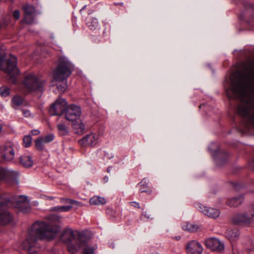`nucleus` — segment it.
<instances>
[{
    "instance_id": "obj_1",
    "label": "nucleus",
    "mask_w": 254,
    "mask_h": 254,
    "mask_svg": "<svg viewBox=\"0 0 254 254\" xmlns=\"http://www.w3.org/2000/svg\"><path fill=\"white\" fill-rule=\"evenodd\" d=\"M247 70L250 72L243 75L237 72L231 75L230 85L226 92L229 98H239L243 101L238 107V113L254 127V98L251 97L244 102L245 98L254 94V76L251 73L254 70L252 64L249 65Z\"/></svg>"
},
{
    "instance_id": "obj_2",
    "label": "nucleus",
    "mask_w": 254,
    "mask_h": 254,
    "mask_svg": "<svg viewBox=\"0 0 254 254\" xmlns=\"http://www.w3.org/2000/svg\"><path fill=\"white\" fill-rule=\"evenodd\" d=\"M60 217L51 214L47 221H36L30 227L25 240L22 244L23 250L29 254L39 252L41 248L37 243L38 239L50 240L53 239L59 231V226L55 222L60 220Z\"/></svg>"
},
{
    "instance_id": "obj_3",
    "label": "nucleus",
    "mask_w": 254,
    "mask_h": 254,
    "mask_svg": "<svg viewBox=\"0 0 254 254\" xmlns=\"http://www.w3.org/2000/svg\"><path fill=\"white\" fill-rule=\"evenodd\" d=\"M71 74L70 63L65 58H60L58 65L54 72L53 78L55 81L62 82V84H57V88L60 92H64L67 88L66 78Z\"/></svg>"
},
{
    "instance_id": "obj_4",
    "label": "nucleus",
    "mask_w": 254,
    "mask_h": 254,
    "mask_svg": "<svg viewBox=\"0 0 254 254\" xmlns=\"http://www.w3.org/2000/svg\"><path fill=\"white\" fill-rule=\"evenodd\" d=\"M78 234V231L68 228L63 231L61 236L62 241L67 245L68 251L71 254L75 253L86 246V242Z\"/></svg>"
},
{
    "instance_id": "obj_5",
    "label": "nucleus",
    "mask_w": 254,
    "mask_h": 254,
    "mask_svg": "<svg viewBox=\"0 0 254 254\" xmlns=\"http://www.w3.org/2000/svg\"><path fill=\"white\" fill-rule=\"evenodd\" d=\"M45 82L44 81L39 80L33 73H29L25 76L23 84L29 91H42Z\"/></svg>"
},
{
    "instance_id": "obj_6",
    "label": "nucleus",
    "mask_w": 254,
    "mask_h": 254,
    "mask_svg": "<svg viewBox=\"0 0 254 254\" xmlns=\"http://www.w3.org/2000/svg\"><path fill=\"white\" fill-rule=\"evenodd\" d=\"M67 107L66 100L64 99H58L50 107L49 113L52 116L62 115L65 111Z\"/></svg>"
},
{
    "instance_id": "obj_7",
    "label": "nucleus",
    "mask_w": 254,
    "mask_h": 254,
    "mask_svg": "<svg viewBox=\"0 0 254 254\" xmlns=\"http://www.w3.org/2000/svg\"><path fill=\"white\" fill-rule=\"evenodd\" d=\"M65 114L67 120L74 122L80 119L81 110L80 107L75 105H70L67 107Z\"/></svg>"
},
{
    "instance_id": "obj_8",
    "label": "nucleus",
    "mask_w": 254,
    "mask_h": 254,
    "mask_svg": "<svg viewBox=\"0 0 254 254\" xmlns=\"http://www.w3.org/2000/svg\"><path fill=\"white\" fill-rule=\"evenodd\" d=\"M195 207L202 213L211 218H216L220 215V211L216 208L207 207L198 203L195 204Z\"/></svg>"
},
{
    "instance_id": "obj_9",
    "label": "nucleus",
    "mask_w": 254,
    "mask_h": 254,
    "mask_svg": "<svg viewBox=\"0 0 254 254\" xmlns=\"http://www.w3.org/2000/svg\"><path fill=\"white\" fill-rule=\"evenodd\" d=\"M99 137L98 134L92 132L84 136L79 143L81 146H94L97 144Z\"/></svg>"
},
{
    "instance_id": "obj_10",
    "label": "nucleus",
    "mask_w": 254,
    "mask_h": 254,
    "mask_svg": "<svg viewBox=\"0 0 254 254\" xmlns=\"http://www.w3.org/2000/svg\"><path fill=\"white\" fill-rule=\"evenodd\" d=\"M203 250L202 245L195 240L189 242L186 246L188 254H201Z\"/></svg>"
},
{
    "instance_id": "obj_11",
    "label": "nucleus",
    "mask_w": 254,
    "mask_h": 254,
    "mask_svg": "<svg viewBox=\"0 0 254 254\" xmlns=\"http://www.w3.org/2000/svg\"><path fill=\"white\" fill-rule=\"evenodd\" d=\"M1 155L2 159L5 161H10L15 155V151L13 146L10 143H7L1 147Z\"/></svg>"
},
{
    "instance_id": "obj_12",
    "label": "nucleus",
    "mask_w": 254,
    "mask_h": 254,
    "mask_svg": "<svg viewBox=\"0 0 254 254\" xmlns=\"http://www.w3.org/2000/svg\"><path fill=\"white\" fill-rule=\"evenodd\" d=\"M205 244L207 248L213 251H221L224 248L223 244L215 238L207 239L205 240Z\"/></svg>"
},
{
    "instance_id": "obj_13",
    "label": "nucleus",
    "mask_w": 254,
    "mask_h": 254,
    "mask_svg": "<svg viewBox=\"0 0 254 254\" xmlns=\"http://www.w3.org/2000/svg\"><path fill=\"white\" fill-rule=\"evenodd\" d=\"M254 214H238L234 216L232 221L235 224L244 223L248 224L252 222Z\"/></svg>"
},
{
    "instance_id": "obj_14",
    "label": "nucleus",
    "mask_w": 254,
    "mask_h": 254,
    "mask_svg": "<svg viewBox=\"0 0 254 254\" xmlns=\"http://www.w3.org/2000/svg\"><path fill=\"white\" fill-rule=\"evenodd\" d=\"M18 173L16 171L0 168V181L5 178H13L17 177ZM4 205L0 202V208Z\"/></svg>"
},
{
    "instance_id": "obj_15",
    "label": "nucleus",
    "mask_w": 254,
    "mask_h": 254,
    "mask_svg": "<svg viewBox=\"0 0 254 254\" xmlns=\"http://www.w3.org/2000/svg\"><path fill=\"white\" fill-rule=\"evenodd\" d=\"M72 122V127L75 133L81 134L84 133L85 129L84 124L80 119Z\"/></svg>"
},
{
    "instance_id": "obj_16",
    "label": "nucleus",
    "mask_w": 254,
    "mask_h": 254,
    "mask_svg": "<svg viewBox=\"0 0 254 254\" xmlns=\"http://www.w3.org/2000/svg\"><path fill=\"white\" fill-rule=\"evenodd\" d=\"M11 201L13 206L17 208L26 204L27 201V197L23 195L14 196L11 198Z\"/></svg>"
},
{
    "instance_id": "obj_17",
    "label": "nucleus",
    "mask_w": 254,
    "mask_h": 254,
    "mask_svg": "<svg viewBox=\"0 0 254 254\" xmlns=\"http://www.w3.org/2000/svg\"><path fill=\"white\" fill-rule=\"evenodd\" d=\"M86 25L91 30H95L99 28V24L97 19L91 17L86 18Z\"/></svg>"
},
{
    "instance_id": "obj_18",
    "label": "nucleus",
    "mask_w": 254,
    "mask_h": 254,
    "mask_svg": "<svg viewBox=\"0 0 254 254\" xmlns=\"http://www.w3.org/2000/svg\"><path fill=\"white\" fill-rule=\"evenodd\" d=\"M12 220V217L8 211H4L0 213V225H6Z\"/></svg>"
},
{
    "instance_id": "obj_19",
    "label": "nucleus",
    "mask_w": 254,
    "mask_h": 254,
    "mask_svg": "<svg viewBox=\"0 0 254 254\" xmlns=\"http://www.w3.org/2000/svg\"><path fill=\"white\" fill-rule=\"evenodd\" d=\"M19 160L22 165L25 167H30L33 164V160L30 155H23L20 157Z\"/></svg>"
},
{
    "instance_id": "obj_20",
    "label": "nucleus",
    "mask_w": 254,
    "mask_h": 254,
    "mask_svg": "<svg viewBox=\"0 0 254 254\" xmlns=\"http://www.w3.org/2000/svg\"><path fill=\"white\" fill-rule=\"evenodd\" d=\"M149 181L148 180L144 178L139 183L140 188L139 191L140 192H147L150 193L152 192L150 188L148 186Z\"/></svg>"
},
{
    "instance_id": "obj_21",
    "label": "nucleus",
    "mask_w": 254,
    "mask_h": 254,
    "mask_svg": "<svg viewBox=\"0 0 254 254\" xmlns=\"http://www.w3.org/2000/svg\"><path fill=\"white\" fill-rule=\"evenodd\" d=\"M239 234V231L236 228L228 230L226 233L227 238L231 241L236 240Z\"/></svg>"
},
{
    "instance_id": "obj_22",
    "label": "nucleus",
    "mask_w": 254,
    "mask_h": 254,
    "mask_svg": "<svg viewBox=\"0 0 254 254\" xmlns=\"http://www.w3.org/2000/svg\"><path fill=\"white\" fill-rule=\"evenodd\" d=\"M243 201V197L242 196L235 197L227 201V204L231 207H237L240 205Z\"/></svg>"
},
{
    "instance_id": "obj_23",
    "label": "nucleus",
    "mask_w": 254,
    "mask_h": 254,
    "mask_svg": "<svg viewBox=\"0 0 254 254\" xmlns=\"http://www.w3.org/2000/svg\"><path fill=\"white\" fill-rule=\"evenodd\" d=\"M89 203L91 205H103L106 203V200L104 197L94 196L90 199Z\"/></svg>"
},
{
    "instance_id": "obj_24",
    "label": "nucleus",
    "mask_w": 254,
    "mask_h": 254,
    "mask_svg": "<svg viewBox=\"0 0 254 254\" xmlns=\"http://www.w3.org/2000/svg\"><path fill=\"white\" fill-rule=\"evenodd\" d=\"M182 228L184 230L189 232H195L197 231L198 227L197 225L190 223H186L183 224Z\"/></svg>"
},
{
    "instance_id": "obj_25",
    "label": "nucleus",
    "mask_w": 254,
    "mask_h": 254,
    "mask_svg": "<svg viewBox=\"0 0 254 254\" xmlns=\"http://www.w3.org/2000/svg\"><path fill=\"white\" fill-rule=\"evenodd\" d=\"M22 103V98L18 95L14 96L12 99V106L14 108L20 106Z\"/></svg>"
},
{
    "instance_id": "obj_26",
    "label": "nucleus",
    "mask_w": 254,
    "mask_h": 254,
    "mask_svg": "<svg viewBox=\"0 0 254 254\" xmlns=\"http://www.w3.org/2000/svg\"><path fill=\"white\" fill-rule=\"evenodd\" d=\"M59 133L62 135H65L68 134V128L64 123H60L57 125Z\"/></svg>"
},
{
    "instance_id": "obj_27",
    "label": "nucleus",
    "mask_w": 254,
    "mask_h": 254,
    "mask_svg": "<svg viewBox=\"0 0 254 254\" xmlns=\"http://www.w3.org/2000/svg\"><path fill=\"white\" fill-rule=\"evenodd\" d=\"M72 208L71 206H55L51 209V211L56 212H66L69 211Z\"/></svg>"
},
{
    "instance_id": "obj_28",
    "label": "nucleus",
    "mask_w": 254,
    "mask_h": 254,
    "mask_svg": "<svg viewBox=\"0 0 254 254\" xmlns=\"http://www.w3.org/2000/svg\"><path fill=\"white\" fill-rule=\"evenodd\" d=\"M44 143L45 142L42 139V137H39L35 142L36 148L39 150H43L44 148Z\"/></svg>"
},
{
    "instance_id": "obj_29",
    "label": "nucleus",
    "mask_w": 254,
    "mask_h": 254,
    "mask_svg": "<svg viewBox=\"0 0 254 254\" xmlns=\"http://www.w3.org/2000/svg\"><path fill=\"white\" fill-rule=\"evenodd\" d=\"M25 15L33 14L35 13V8L31 5H26L23 7Z\"/></svg>"
},
{
    "instance_id": "obj_30",
    "label": "nucleus",
    "mask_w": 254,
    "mask_h": 254,
    "mask_svg": "<svg viewBox=\"0 0 254 254\" xmlns=\"http://www.w3.org/2000/svg\"><path fill=\"white\" fill-rule=\"evenodd\" d=\"M0 94L2 97L8 96L10 94V89L6 86L0 87Z\"/></svg>"
},
{
    "instance_id": "obj_31",
    "label": "nucleus",
    "mask_w": 254,
    "mask_h": 254,
    "mask_svg": "<svg viewBox=\"0 0 254 254\" xmlns=\"http://www.w3.org/2000/svg\"><path fill=\"white\" fill-rule=\"evenodd\" d=\"M17 208L19 209L20 211L22 212L24 214L28 213L31 211L30 207L27 204L21 205L20 206L17 207Z\"/></svg>"
},
{
    "instance_id": "obj_32",
    "label": "nucleus",
    "mask_w": 254,
    "mask_h": 254,
    "mask_svg": "<svg viewBox=\"0 0 254 254\" xmlns=\"http://www.w3.org/2000/svg\"><path fill=\"white\" fill-rule=\"evenodd\" d=\"M31 137L30 135H26L23 138V144L25 147H28L31 144Z\"/></svg>"
},
{
    "instance_id": "obj_33",
    "label": "nucleus",
    "mask_w": 254,
    "mask_h": 254,
    "mask_svg": "<svg viewBox=\"0 0 254 254\" xmlns=\"http://www.w3.org/2000/svg\"><path fill=\"white\" fill-rule=\"evenodd\" d=\"M42 137L45 143H48L54 140L55 136L53 134H49L45 136Z\"/></svg>"
},
{
    "instance_id": "obj_34",
    "label": "nucleus",
    "mask_w": 254,
    "mask_h": 254,
    "mask_svg": "<svg viewBox=\"0 0 254 254\" xmlns=\"http://www.w3.org/2000/svg\"><path fill=\"white\" fill-rule=\"evenodd\" d=\"M34 20V15L33 14H28V15H25L24 17V22L28 24H31Z\"/></svg>"
},
{
    "instance_id": "obj_35",
    "label": "nucleus",
    "mask_w": 254,
    "mask_h": 254,
    "mask_svg": "<svg viewBox=\"0 0 254 254\" xmlns=\"http://www.w3.org/2000/svg\"><path fill=\"white\" fill-rule=\"evenodd\" d=\"M82 249H84L83 254H94V249L93 247H86L85 246Z\"/></svg>"
},
{
    "instance_id": "obj_36",
    "label": "nucleus",
    "mask_w": 254,
    "mask_h": 254,
    "mask_svg": "<svg viewBox=\"0 0 254 254\" xmlns=\"http://www.w3.org/2000/svg\"><path fill=\"white\" fill-rule=\"evenodd\" d=\"M70 204H73L79 207H81L83 205L81 202L74 200L73 199H72V200H70Z\"/></svg>"
},
{
    "instance_id": "obj_37",
    "label": "nucleus",
    "mask_w": 254,
    "mask_h": 254,
    "mask_svg": "<svg viewBox=\"0 0 254 254\" xmlns=\"http://www.w3.org/2000/svg\"><path fill=\"white\" fill-rule=\"evenodd\" d=\"M22 114L24 115V116L26 118L30 117L31 115V113L30 112V111L29 110L23 109L22 110Z\"/></svg>"
},
{
    "instance_id": "obj_38",
    "label": "nucleus",
    "mask_w": 254,
    "mask_h": 254,
    "mask_svg": "<svg viewBox=\"0 0 254 254\" xmlns=\"http://www.w3.org/2000/svg\"><path fill=\"white\" fill-rule=\"evenodd\" d=\"M143 215L148 219H152V216L149 212L145 211L143 213Z\"/></svg>"
},
{
    "instance_id": "obj_39",
    "label": "nucleus",
    "mask_w": 254,
    "mask_h": 254,
    "mask_svg": "<svg viewBox=\"0 0 254 254\" xmlns=\"http://www.w3.org/2000/svg\"><path fill=\"white\" fill-rule=\"evenodd\" d=\"M13 16L15 19H18L20 17V12L18 10H15L13 12Z\"/></svg>"
},
{
    "instance_id": "obj_40",
    "label": "nucleus",
    "mask_w": 254,
    "mask_h": 254,
    "mask_svg": "<svg viewBox=\"0 0 254 254\" xmlns=\"http://www.w3.org/2000/svg\"><path fill=\"white\" fill-rule=\"evenodd\" d=\"M130 205H131L132 206H134L136 208H139V204L138 202H136L135 201H131L129 202Z\"/></svg>"
},
{
    "instance_id": "obj_41",
    "label": "nucleus",
    "mask_w": 254,
    "mask_h": 254,
    "mask_svg": "<svg viewBox=\"0 0 254 254\" xmlns=\"http://www.w3.org/2000/svg\"><path fill=\"white\" fill-rule=\"evenodd\" d=\"M61 200L62 202H65L66 203H70V200H72V199L62 198Z\"/></svg>"
},
{
    "instance_id": "obj_42",
    "label": "nucleus",
    "mask_w": 254,
    "mask_h": 254,
    "mask_svg": "<svg viewBox=\"0 0 254 254\" xmlns=\"http://www.w3.org/2000/svg\"><path fill=\"white\" fill-rule=\"evenodd\" d=\"M31 134L33 135H36L40 133V131L37 129H34L31 130Z\"/></svg>"
},
{
    "instance_id": "obj_43",
    "label": "nucleus",
    "mask_w": 254,
    "mask_h": 254,
    "mask_svg": "<svg viewBox=\"0 0 254 254\" xmlns=\"http://www.w3.org/2000/svg\"><path fill=\"white\" fill-rule=\"evenodd\" d=\"M50 254H58V252L55 250H53L50 253Z\"/></svg>"
},
{
    "instance_id": "obj_44",
    "label": "nucleus",
    "mask_w": 254,
    "mask_h": 254,
    "mask_svg": "<svg viewBox=\"0 0 254 254\" xmlns=\"http://www.w3.org/2000/svg\"><path fill=\"white\" fill-rule=\"evenodd\" d=\"M115 4L116 5H123V3L122 2H121V3H115Z\"/></svg>"
},
{
    "instance_id": "obj_45",
    "label": "nucleus",
    "mask_w": 254,
    "mask_h": 254,
    "mask_svg": "<svg viewBox=\"0 0 254 254\" xmlns=\"http://www.w3.org/2000/svg\"><path fill=\"white\" fill-rule=\"evenodd\" d=\"M108 177H105V178H104V181H105V182H107V181H108Z\"/></svg>"
},
{
    "instance_id": "obj_46",
    "label": "nucleus",
    "mask_w": 254,
    "mask_h": 254,
    "mask_svg": "<svg viewBox=\"0 0 254 254\" xmlns=\"http://www.w3.org/2000/svg\"><path fill=\"white\" fill-rule=\"evenodd\" d=\"M48 198L50 200H52L54 199V197L53 196H48Z\"/></svg>"
},
{
    "instance_id": "obj_47",
    "label": "nucleus",
    "mask_w": 254,
    "mask_h": 254,
    "mask_svg": "<svg viewBox=\"0 0 254 254\" xmlns=\"http://www.w3.org/2000/svg\"><path fill=\"white\" fill-rule=\"evenodd\" d=\"M85 7H86V5H85L80 10L81 11V10L84 9Z\"/></svg>"
},
{
    "instance_id": "obj_48",
    "label": "nucleus",
    "mask_w": 254,
    "mask_h": 254,
    "mask_svg": "<svg viewBox=\"0 0 254 254\" xmlns=\"http://www.w3.org/2000/svg\"><path fill=\"white\" fill-rule=\"evenodd\" d=\"M107 171L109 172L110 171L109 168L107 169Z\"/></svg>"
}]
</instances>
